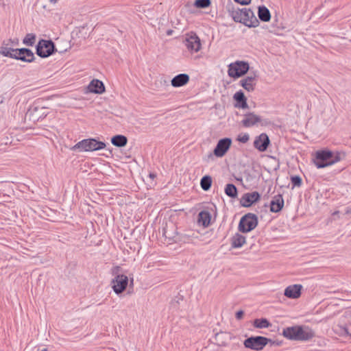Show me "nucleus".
Wrapping results in <instances>:
<instances>
[{
	"mask_svg": "<svg viewBox=\"0 0 351 351\" xmlns=\"http://www.w3.org/2000/svg\"><path fill=\"white\" fill-rule=\"evenodd\" d=\"M211 215L208 211L202 210L198 214V222L204 227L209 226L210 223Z\"/></svg>",
	"mask_w": 351,
	"mask_h": 351,
	"instance_id": "nucleus-24",
	"label": "nucleus"
},
{
	"mask_svg": "<svg viewBox=\"0 0 351 351\" xmlns=\"http://www.w3.org/2000/svg\"><path fill=\"white\" fill-rule=\"evenodd\" d=\"M41 351H48V350L47 348H43Z\"/></svg>",
	"mask_w": 351,
	"mask_h": 351,
	"instance_id": "nucleus-44",
	"label": "nucleus"
},
{
	"mask_svg": "<svg viewBox=\"0 0 351 351\" xmlns=\"http://www.w3.org/2000/svg\"><path fill=\"white\" fill-rule=\"evenodd\" d=\"M111 143L113 145H114L116 147H124L125 145H126V144L128 143V138L126 136H125L123 135L118 134V135L114 136L111 138Z\"/></svg>",
	"mask_w": 351,
	"mask_h": 351,
	"instance_id": "nucleus-26",
	"label": "nucleus"
},
{
	"mask_svg": "<svg viewBox=\"0 0 351 351\" xmlns=\"http://www.w3.org/2000/svg\"><path fill=\"white\" fill-rule=\"evenodd\" d=\"M269 143V136L265 133H262L256 137L254 141V146L258 151L265 152L267 150Z\"/></svg>",
	"mask_w": 351,
	"mask_h": 351,
	"instance_id": "nucleus-13",
	"label": "nucleus"
},
{
	"mask_svg": "<svg viewBox=\"0 0 351 351\" xmlns=\"http://www.w3.org/2000/svg\"><path fill=\"white\" fill-rule=\"evenodd\" d=\"M56 51L55 45L51 40H40L36 47V54L42 58L51 56Z\"/></svg>",
	"mask_w": 351,
	"mask_h": 351,
	"instance_id": "nucleus-7",
	"label": "nucleus"
},
{
	"mask_svg": "<svg viewBox=\"0 0 351 351\" xmlns=\"http://www.w3.org/2000/svg\"><path fill=\"white\" fill-rule=\"evenodd\" d=\"M339 211L336 210V211H335V212L332 213V215H338V214H339Z\"/></svg>",
	"mask_w": 351,
	"mask_h": 351,
	"instance_id": "nucleus-42",
	"label": "nucleus"
},
{
	"mask_svg": "<svg viewBox=\"0 0 351 351\" xmlns=\"http://www.w3.org/2000/svg\"><path fill=\"white\" fill-rule=\"evenodd\" d=\"M244 315V312L241 310L237 311L235 314V317L237 319H241Z\"/></svg>",
	"mask_w": 351,
	"mask_h": 351,
	"instance_id": "nucleus-36",
	"label": "nucleus"
},
{
	"mask_svg": "<svg viewBox=\"0 0 351 351\" xmlns=\"http://www.w3.org/2000/svg\"><path fill=\"white\" fill-rule=\"evenodd\" d=\"M258 16L259 19L263 22H268L271 19V14L269 9L264 5L258 7Z\"/></svg>",
	"mask_w": 351,
	"mask_h": 351,
	"instance_id": "nucleus-25",
	"label": "nucleus"
},
{
	"mask_svg": "<svg viewBox=\"0 0 351 351\" xmlns=\"http://www.w3.org/2000/svg\"><path fill=\"white\" fill-rule=\"evenodd\" d=\"M36 40V35L34 34L30 33L27 34L24 39L23 40V43L27 46H33Z\"/></svg>",
	"mask_w": 351,
	"mask_h": 351,
	"instance_id": "nucleus-30",
	"label": "nucleus"
},
{
	"mask_svg": "<svg viewBox=\"0 0 351 351\" xmlns=\"http://www.w3.org/2000/svg\"><path fill=\"white\" fill-rule=\"evenodd\" d=\"M88 90L90 93L101 94L105 92V86L101 80L94 79L89 83Z\"/></svg>",
	"mask_w": 351,
	"mask_h": 351,
	"instance_id": "nucleus-17",
	"label": "nucleus"
},
{
	"mask_svg": "<svg viewBox=\"0 0 351 351\" xmlns=\"http://www.w3.org/2000/svg\"><path fill=\"white\" fill-rule=\"evenodd\" d=\"M302 289L301 285H290L285 289L284 294L289 298L296 299L300 296Z\"/></svg>",
	"mask_w": 351,
	"mask_h": 351,
	"instance_id": "nucleus-16",
	"label": "nucleus"
},
{
	"mask_svg": "<svg viewBox=\"0 0 351 351\" xmlns=\"http://www.w3.org/2000/svg\"><path fill=\"white\" fill-rule=\"evenodd\" d=\"M171 32H172V30H169V31L167 32V34L170 35L171 34Z\"/></svg>",
	"mask_w": 351,
	"mask_h": 351,
	"instance_id": "nucleus-43",
	"label": "nucleus"
},
{
	"mask_svg": "<svg viewBox=\"0 0 351 351\" xmlns=\"http://www.w3.org/2000/svg\"><path fill=\"white\" fill-rule=\"evenodd\" d=\"M7 42L10 44V45H12V46L19 45V40L17 38L9 39L7 40Z\"/></svg>",
	"mask_w": 351,
	"mask_h": 351,
	"instance_id": "nucleus-37",
	"label": "nucleus"
},
{
	"mask_svg": "<svg viewBox=\"0 0 351 351\" xmlns=\"http://www.w3.org/2000/svg\"><path fill=\"white\" fill-rule=\"evenodd\" d=\"M269 342H271V339L263 336H256L245 339L243 345L246 348L260 351Z\"/></svg>",
	"mask_w": 351,
	"mask_h": 351,
	"instance_id": "nucleus-8",
	"label": "nucleus"
},
{
	"mask_svg": "<svg viewBox=\"0 0 351 351\" xmlns=\"http://www.w3.org/2000/svg\"><path fill=\"white\" fill-rule=\"evenodd\" d=\"M229 13L233 20L241 23L248 27H256L259 25V21L254 12L250 8H234L229 10Z\"/></svg>",
	"mask_w": 351,
	"mask_h": 351,
	"instance_id": "nucleus-3",
	"label": "nucleus"
},
{
	"mask_svg": "<svg viewBox=\"0 0 351 351\" xmlns=\"http://www.w3.org/2000/svg\"><path fill=\"white\" fill-rule=\"evenodd\" d=\"M193 5L197 8H207L211 5V0H195Z\"/></svg>",
	"mask_w": 351,
	"mask_h": 351,
	"instance_id": "nucleus-31",
	"label": "nucleus"
},
{
	"mask_svg": "<svg viewBox=\"0 0 351 351\" xmlns=\"http://www.w3.org/2000/svg\"><path fill=\"white\" fill-rule=\"evenodd\" d=\"M183 298L182 296L175 297L170 303V306L173 309H178L179 308L180 302L182 301Z\"/></svg>",
	"mask_w": 351,
	"mask_h": 351,
	"instance_id": "nucleus-32",
	"label": "nucleus"
},
{
	"mask_svg": "<svg viewBox=\"0 0 351 351\" xmlns=\"http://www.w3.org/2000/svg\"><path fill=\"white\" fill-rule=\"evenodd\" d=\"M189 81V75L186 73H180L176 75L171 81L173 87H180L186 84Z\"/></svg>",
	"mask_w": 351,
	"mask_h": 351,
	"instance_id": "nucleus-19",
	"label": "nucleus"
},
{
	"mask_svg": "<svg viewBox=\"0 0 351 351\" xmlns=\"http://www.w3.org/2000/svg\"><path fill=\"white\" fill-rule=\"evenodd\" d=\"M233 98L237 101V104L234 105L236 108L243 109L248 108L247 99L242 90L237 91L234 95Z\"/></svg>",
	"mask_w": 351,
	"mask_h": 351,
	"instance_id": "nucleus-21",
	"label": "nucleus"
},
{
	"mask_svg": "<svg viewBox=\"0 0 351 351\" xmlns=\"http://www.w3.org/2000/svg\"><path fill=\"white\" fill-rule=\"evenodd\" d=\"M120 267L117 266L112 269V274L115 275L114 278L112 280V289L113 291L117 295L123 293L128 285V278L127 276L123 274H119Z\"/></svg>",
	"mask_w": 351,
	"mask_h": 351,
	"instance_id": "nucleus-5",
	"label": "nucleus"
},
{
	"mask_svg": "<svg viewBox=\"0 0 351 351\" xmlns=\"http://www.w3.org/2000/svg\"><path fill=\"white\" fill-rule=\"evenodd\" d=\"M258 217L255 214L247 213L241 218L238 230L243 233L249 232L258 226Z\"/></svg>",
	"mask_w": 351,
	"mask_h": 351,
	"instance_id": "nucleus-4",
	"label": "nucleus"
},
{
	"mask_svg": "<svg viewBox=\"0 0 351 351\" xmlns=\"http://www.w3.org/2000/svg\"><path fill=\"white\" fill-rule=\"evenodd\" d=\"M350 213H351V208H349V207L346 208V214L349 215Z\"/></svg>",
	"mask_w": 351,
	"mask_h": 351,
	"instance_id": "nucleus-38",
	"label": "nucleus"
},
{
	"mask_svg": "<svg viewBox=\"0 0 351 351\" xmlns=\"http://www.w3.org/2000/svg\"><path fill=\"white\" fill-rule=\"evenodd\" d=\"M231 145L232 139L230 138L220 139L213 150V154L219 158L223 157L227 153Z\"/></svg>",
	"mask_w": 351,
	"mask_h": 351,
	"instance_id": "nucleus-10",
	"label": "nucleus"
},
{
	"mask_svg": "<svg viewBox=\"0 0 351 351\" xmlns=\"http://www.w3.org/2000/svg\"><path fill=\"white\" fill-rule=\"evenodd\" d=\"M211 185L212 178L210 176L206 175L202 178L200 180V186L204 191H208L210 189Z\"/></svg>",
	"mask_w": 351,
	"mask_h": 351,
	"instance_id": "nucleus-28",
	"label": "nucleus"
},
{
	"mask_svg": "<svg viewBox=\"0 0 351 351\" xmlns=\"http://www.w3.org/2000/svg\"><path fill=\"white\" fill-rule=\"evenodd\" d=\"M246 242L245 237L236 233L231 239V246L233 248L241 247Z\"/></svg>",
	"mask_w": 351,
	"mask_h": 351,
	"instance_id": "nucleus-23",
	"label": "nucleus"
},
{
	"mask_svg": "<svg viewBox=\"0 0 351 351\" xmlns=\"http://www.w3.org/2000/svg\"><path fill=\"white\" fill-rule=\"evenodd\" d=\"M106 143L102 141H97L95 138H87L79 141L75 146L74 149H78L80 151L93 152L104 149Z\"/></svg>",
	"mask_w": 351,
	"mask_h": 351,
	"instance_id": "nucleus-6",
	"label": "nucleus"
},
{
	"mask_svg": "<svg viewBox=\"0 0 351 351\" xmlns=\"http://www.w3.org/2000/svg\"><path fill=\"white\" fill-rule=\"evenodd\" d=\"M271 343H272V344H275V345H277V346H280L281 344L280 342H279V341H271Z\"/></svg>",
	"mask_w": 351,
	"mask_h": 351,
	"instance_id": "nucleus-39",
	"label": "nucleus"
},
{
	"mask_svg": "<svg viewBox=\"0 0 351 351\" xmlns=\"http://www.w3.org/2000/svg\"><path fill=\"white\" fill-rule=\"evenodd\" d=\"M225 193L231 198H235L238 195L237 189L234 184H228L225 188Z\"/></svg>",
	"mask_w": 351,
	"mask_h": 351,
	"instance_id": "nucleus-29",
	"label": "nucleus"
},
{
	"mask_svg": "<svg viewBox=\"0 0 351 351\" xmlns=\"http://www.w3.org/2000/svg\"><path fill=\"white\" fill-rule=\"evenodd\" d=\"M260 199V194L257 191L247 193L242 197L241 203L243 207H250L252 204L256 202Z\"/></svg>",
	"mask_w": 351,
	"mask_h": 351,
	"instance_id": "nucleus-15",
	"label": "nucleus"
},
{
	"mask_svg": "<svg viewBox=\"0 0 351 351\" xmlns=\"http://www.w3.org/2000/svg\"><path fill=\"white\" fill-rule=\"evenodd\" d=\"M250 66L247 62L237 61L228 66V75L233 78H238L244 75L249 71Z\"/></svg>",
	"mask_w": 351,
	"mask_h": 351,
	"instance_id": "nucleus-9",
	"label": "nucleus"
},
{
	"mask_svg": "<svg viewBox=\"0 0 351 351\" xmlns=\"http://www.w3.org/2000/svg\"><path fill=\"white\" fill-rule=\"evenodd\" d=\"M234 1L241 5H249L252 1V0H234Z\"/></svg>",
	"mask_w": 351,
	"mask_h": 351,
	"instance_id": "nucleus-35",
	"label": "nucleus"
},
{
	"mask_svg": "<svg viewBox=\"0 0 351 351\" xmlns=\"http://www.w3.org/2000/svg\"><path fill=\"white\" fill-rule=\"evenodd\" d=\"M250 139V136L248 134H240L237 136V141L242 143H246Z\"/></svg>",
	"mask_w": 351,
	"mask_h": 351,
	"instance_id": "nucleus-34",
	"label": "nucleus"
},
{
	"mask_svg": "<svg viewBox=\"0 0 351 351\" xmlns=\"http://www.w3.org/2000/svg\"><path fill=\"white\" fill-rule=\"evenodd\" d=\"M184 45L190 51L197 52L201 48L200 39L196 35L191 36L185 39Z\"/></svg>",
	"mask_w": 351,
	"mask_h": 351,
	"instance_id": "nucleus-14",
	"label": "nucleus"
},
{
	"mask_svg": "<svg viewBox=\"0 0 351 351\" xmlns=\"http://www.w3.org/2000/svg\"><path fill=\"white\" fill-rule=\"evenodd\" d=\"M57 1L58 0H49L50 3H53V4L56 3L57 2Z\"/></svg>",
	"mask_w": 351,
	"mask_h": 351,
	"instance_id": "nucleus-41",
	"label": "nucleus"
},
{
	"mask_svg": "<svg viewBox=\"0 0 351 351\" xmlns=\"http://www.w3.org/2000/svg\"><path fill=\"white\" fill-rule=\"evenodd\" d=\"M253 326L256 328H267L271 326V323L266 318L256 319Z\"/></svg>",
	"mask_w": 351,
	"mask_h": 351,
	"instance_id": "nucleus-27",
	"label": "nucleus"
},
{
	"mask_svg": "<svg viewBox=\"0 0 351 351\" xmlns=\"http://www.w3.org/2000/svg\"><path fill=\"white\" fill-rule=\"evenodd\" d=\"M346 153L343 152H333L330 150L317 151L313 160L315 165L318 169L324 168L337 163L346 158Z\"/></svg>",
	"mask_w": 351,
	"mask_h": 351,
	"instance_id": "nucleus-2",
	"label": "nucleus"
},
{
	"mask_svg": "<svg viewBox=\"0 0 351 351\" xmlns=\"http://www.w3.org/2000/svg\"><path fill=\"white\" fill-rule=\"evenodd\" d=\"M315 336V332L308 326L297 325V341H309Z\"/></svg>",
	"mask_w": 351,
	"mask_h": 351,
	"instance_id": "nucleus-11",
	"label": "nucleus"
},
{
	"mask_svg": "<svg viewBox=\"0 0 351 351\" xmlns=\"http://www.w3.org/2000/svg\"><path fill=\"white\" fill-rule=\"evenodd\" d=\"M284 206V199L280 194L275 195L270 202V211L272 213L280 212Z\"/></svg>",
	"mask_w": 351,
	"mask_h": 351,
	"instance_id": "nucleus-18",
	"label": "nucleus"
},
{
	"mask_svg": "<svg viewBox=\"0 0 351 351\" xmlns=\"http://www.w3.org/2000/svg\"><path fill=\"white\" fill-rule=\"evenodd\" d=\"M282 335L287 339L297 341V325L285 328Z\"/></svg>",
	"mask_w": 351,
	"mask_h": 351,
	"instance_id": "nucleus-22",
	"label": "nucleus"
},
{
	"mask_svg": "<svg viewBox=\"0 0 351 351\" xmlns=\"http://www.w3.org/2000/svg\"><path fill=\"white\" fill-rule=\"evenodd\" d=\"M7 40L3 41L0 47V53L5 57L11 58L25 62H32L35 56L32 51L27 48L13 49L10 47Z\"/></svg>",
	"mask_w": 351,
	"mask_h": 351,
	"instance_id": "nucleus-1",
	"label": "nucleus"
},
{
	"mask_svg": "<svg viewBox=\"0 0 351 351\" xmlns=\"http://www.w3.org/2000/svg\"><path fill=\"white\" fill-rule=\"evenodd\" d=\"M257 82V75L256 73H250L249 75L245 77L240 80L239 84L247 91L252 92L255 89Z\"/></svg>",
	"mask_w": 351,
	"mask_h": 351,
	"instance_id": "nucleus-12",
	"label": "nucleus"
},
{
	"mask_svg": "<svg viewBox=\"0 0 351 351\" xmlns=\"http://www.w3.org/2000/svg\"><path fill=\"white\" fill-rule=\"evenodd\" d=\"M261 121V117L254 113H248L245 115L242 120V124L245 128H250Z\"/></svg>",
	"mask_w": 351,
	"mask_h": 351,
	"instance_id": "nucleus-20",
	"label": "nucleus"
},
{
	"mask_svg": "<svg viewBox=\"0 0 351 351\" xmlns=\"http://www.w3.org/2000/svg\"><path fill=\"white\" fill-rule=\"evenodd\" d=\"M291 181L293 186H300L302 183V178L299 176H292Z\"/></svg>",
	"mask_w": 351,
	"mask_h": 351,
	"instance_id": "nucleus-33",
	"label": "nucleus"
},
{
	"mask_svg": "<svg viewBox=\"0 0 351 351\" xmlns=\"http://www.w3.org/2000/svg\"><path fill=\"white\" fill-rule=\"evenodd\" d=\"M149 177L152 179H154L156 177V175L154 173H150Z\"/></svg>",
	"mask_w": 351,
	"mask_h": 351,
	"instance_id": "nucleus-40",
	"label": "nucleus"
}]
</instances>
